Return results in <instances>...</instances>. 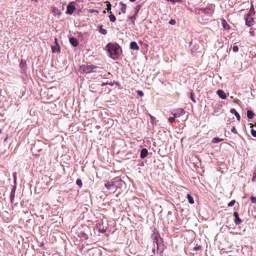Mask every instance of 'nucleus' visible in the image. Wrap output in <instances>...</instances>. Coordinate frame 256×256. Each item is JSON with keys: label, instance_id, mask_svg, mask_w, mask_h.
<instances>
[{"label": "nucleus", "instance_id": "1", "mask_svg": "<svg viewBox=\"0 0 256 256\" xmlns=\"http://www.w3.org/2000/svg\"><path fill=\"white\" fill-rule=\"evenodd\" d=\"M106 48L110 58L114 60L118 59L122 52L121 48L118 44L108 43Z\"/></svg>", "mask_w": 256, "mask_h": 256}, {"label": "nucleus", "instance_id": "2", "mask_svg": "<svg viewBox=\"0 0 256 256\" xmlns=\"http://www.w3.org/2000/svg\"><path fill=\"white\" fill-rule=\"evenodd\" d=\"M214 5L211 4L210 6L204 8H196L195 13L198 15H200L202 13H204L205 15L210 17L213 15L214 12Z\"/></svg>", "mask_w": 256, "mask_h": 256}, {"label": "nucleus", "instance_id": "3", "mask_svg": "<svg viewBox=\"0 0 256 256\" xmlns=\"http://www.w3.org/2000/svg\"><path fill=\"white\" fill-rule=\"evenodd\" d=\"M97 66L92 64H83L80 67L79 71L81 73H90L93 72Z\"/></svg>", "mask_w": 256, "mask_h": 256}, {"label": "nucleus", "instance_id": "4", "mask_svg": "<svg viewBox=\"0 0 256 256\" xmlns=\"http://www.w3.org/2000/svg\"><path fill=\"white\" fill-rule=\"evenodd\" d=\"M152 238L153 240V242L156 244L157 250H160V252H162L164 251V248H160V246L159 244V240L160 238V234L158 232L155 230H154L153 234L152 235Z\"/></svg>", "mask_w": 256, "mask_h": 256}, {"label": "nucleus", "instance_id": "5", "mask_svg": "<svg viewBox=\"0 0 256 256\" xmlns=\"http://www.w3.org/2000/svg\"><path fill=\"white\" fill-rule=\"evenodd\" d=\"M244 20L246 21V24L248 26H251L254 24V20L252 15L250 14H248L244 16Z\"/></svg>", "mask_w": 256, "mask_h": 256}, {"label": "nucleus", "instance_id": "6", "mask_svg": "<svg viewBox=\"0 0 256 256\" xmlns=\"http://www.w3.org/2000/svg\"><path fill=\"white\" fill-rule=\"evenodd\" d=\"M172 114L174 118H178L183 116L185 114V112L182 108H178L174 110Z\"/></svg>", "mask_w": 256, "mask_h": 256}, {"label": "nucleus", "instance_id": "7", "mask_svg": "<svg viewBox=\"0 0 256 256\" xmlns=\"http://www.w3.org/2000/svg\"><path fill=\"white\" fill-rule=\"evenodd\" d=\"M72 2L70 3L68 6H67V10H66V13L68 14H72L76 8L75 6L72 5Z\"/></svg>", "mask_w": 256, "mask_h": 256}, {"label": "nucleus", "instance_id": "8", "mask_svg": "<svg viewBox=\"0 0 256 256\" xmlns=\"http://www.w3.org/2000/svg\"><path fill=\"white\" fill-rule=\"evenodd\" d=\"M217 94L218 96L222 99L224 100L226 98V94L224 92V91L219 90H217Z\"/></svg>", "mask_w": 256, "mask_h": 256}, {"label": "nucleus", "instance_id": "9", "mask_svg": "<svg viewBox=\"0 0 256 256\" xmlns=\"http://www.w3.org/2000/svg\"><path fill=\"white\" fill-rule=\"evenodd\" d=\"M234 216L235 218L234 222L236 224H240L242 222V220L239 217L238 214V212H234Z\"/></svg>", "mask_w": 256, "mask_h": 256}, {"label": "nucleus", "instance_id": "10", "mask_svg": "<svg viewBox=\"0 0 256 256\" xmlns=\"http://www.w3.org/2000/svg\"><path fill=\"white\" fill-rule=\"evenodd\" d=\"M70 44L74 46H77L79 44V42L78 40L74 38H70Z\"/></svg>", "mask_w": 256, "mask_h": 256}, {"label": "nucleus", "instance_id": "11", "mask_svg": "<svg viewBox=\"0 0 256 256\" xmlns=\"http://www.w3.org/2000/svg\"><path fill=\"white\" fill-rule=\"evenodd\" d=\"M114 182L108 181L105 183L104 186L108 190H111L112 188L114 186Z\"/></svg>", "mask_w": 256, "mask_h": 256}, {"label": "nucleus", "instance_id": "12", "mask_svg": "<svg viewBox=\"0 0 256 256\" xmlns=\"http://www.w3.org/2000/svg\"><path fill=\"white\" fill-rule=\"evenodd\" d=\"M130 48L134 50H138L139 46L138 45L137 43L135 42H132L130 44Z\"/></svg>", "mask_w": 256, "mask_h": 256}, {"label": "nucleus", "instance_id": "13", "mask_svg": "<svg viewBox=\"0 0 256 256\" xmlns=\"http://www.w3.org/2000/svg\"><path fill=\"white\" fill-rule=\"evenodd\" d=\"M230 112L232 113V114H234L236 118V119L238 121H240V114L236 112V110L234 109V108H232L230 110Z\"/></svg>", "mask_w": 256, "mask_h": 256}, {"label": "nucleus", "instance_id": "14", "mask_svg": "<svg viewBox=\"0 0 256 256\" xmlns=\"http://www.w3.org/2000/svg\"><path fill=\"white\" fill-rule=\"evenodd\" d=\"M148 154V151L146 148H142L140 152V158H145Z\"/></svg>", "mask_w": 256, "mask_h": 256}, {"label": "nucleus", "instance_id": "15", "mask_svg": "<svg viewBox=\"0 0 256 256\" xmlns=\"http://www.w3.org/2000/svg\"><path fill=\"white\" fill-rule=\"evenodd\" d=\"M222 23L223 28L226 30H229L230 28V26L229 24L226 22V20L224 19H222Z\"/></svg>", "mask_w": 256, "mask_h": 256}, {"label": "nucleus", "instance_id": "16", "mask_svg": "<svg viewBox=\"0 0 256 256\" xmlns=\"http://www.w3.org/2000/svg\"><path fill=\"white\" fill-rule=\"evenodd\" d=\"M246 114L247 117L250 119L253 118L254 116V112L250 110H248L247 111Z\"/></svg>", "mask_w": 256, "mask_h": 256}, {"label": "nucleus", "instance_id": "17", "mask_svg": "<svg viewBox=\"0 0 256 256\" xmlns=\"http://www.w3.org/2000/svg\"><path fill=\"white\" fill-rule=\"evenodd\" d=\"M14 194H15V188H13L10 192V200L11 202H14Z\"/></svg>", "mask_w": 256, "mask_h": 256}, {"label": "nucleus", "instance_id": "18", "mask_svg": "<svg viewBox=\"0 0 256 256\" xmlns=\"http://www.w3.org/2000/svg\"><path fill=\"white\" fill-rule=\"evenodd\" d=\"M120 4L122 6L121 7V11L123 14H124L126 12V4L123 3L122 2H120Z\"/></svg>", "mask_w": 256, "mask_h": 256}, {"label": "nucleus", "instance_id": "19", "mask_svg": "<svg viewBox=\"0 0 256 256\" xmlns=\"http://www.w3.org/2000/svg\"><path fill=\"white\" fill-rule=\"evenodd\" d=\"M110 14L109 16L110 20L112 22H115L116 20V16L113 14L112 12H110Z\"/></svg>", "mask_w": 256, "mask_h": 256}, {"label": "nucleus", "instance_id": "20", "mask_svg": "<svg viewBox=\"0 0 256 256\" xmlns=\"http://www.w3.org/2000/svg\"><path fill=\"white\" fill-rule=\"evenodd\" d=\"M99 28V32H100L101 34H104V35H106V34H107V31L105 29H104L102 28V26H100L98 27Z\"/></svg>", "mask_w": 256, "mask_h": 256}, {"label": "nucleus", "instance_id": "21", "mask_svg": "<svg viewBox=\"0 0 256 256\" xmlns=\"http://www.w3.org/2000/svg\"><path fill=\"white\" fill-rule=\"evenodd\" d=\"M187 198L190 204H193L194 203L193 198L189 194H187Z\"/></svg>", "mask_w": 256, "mask_h": 256}, {"label": "nucleus", "instance_id": "22", "mask_svg": "<svg viewBox=\"0 0 256 256\" xmlns=\"http://www.w3.org/2000/svg\"><path fill=\"white\" fill-rule=\"evenodd\" d=\"M105 3L106 4V6H107V8H106V10H107L108 12L110 13V12H111V6H112L111 4L108 1L106 2Z\"/></svg>", "mask_w": 256, "mask_h": 256}, {"label": "nucleus", "instance_id": "23", "mask_svg": "<svg viewBox=\"0 0 256 256\" xmlns=\"http://www.w3.org/2000/svg\"><path fill=\"white\" fill-rule=\"evenodd\" d=\"M223 140L222 139H220L218 138H213L212 142L214 143H218Z\"/></svg>", "mask_w": 256, "mask_h": 256}, {"label": "nucleus", "instance_id": "24", "mask_svg": "<svg viewBox=\"0 0 256 256\" xmlns=\"http://www.w3.org/2000/svg\"><path fill=\"white\" fill-rule=\"evenodd\" d=\"M250 14V15L254 16L255 14L254 9V6L252 5L249 11V13Z\"/></svg>", "mask_w": 256, "mask_h": 256}, {"label": "nucleus", "instance_id": "25", "mask_svg": "<svg viewBox=\"0 0 256 256\" xmlns=\"http://www.w3.org/2000/svg\"><path fill=\"white\" fill-rule=\"evenodd\" d=\"M76 183L77 184V185L80 187V188H81L82 186V180L80 178H78L76 181Z\"/></svg>", "mask_w": 256, "mask_h": 256}, {"label": "nucleus", "instance_id": "26", "mask_svg": "<svg viewBox=\"0 0 256 256\" xmlns=\"http://www.w3.org/2000/svg\"><path fill=\"white\" fill-rule=\"evenodd\" d=\"M232 50L234 52H238V50H239L238 46H236V45H234L232 46Z\"/></svg>", "mask_w": 256, "mask_h": 256}, {"label": "nucleus", "instance_id": "27", "mask_svg": "<svg viewBox=\"0 0 256 256\" xmlns=\"http://www.w3.org/2000/svg\"><path fill=\"white\" fill-rule=\"evenodd\" d=\"M252 182L256 181V170L252 174Z\"/></svg>", "mask_w": 256, "mask_h": 256}, {"label": "nucleus", "instance_id": "28", "mask_svg": "<svg viewBox=\"0 0 256 256\" xmlns=\"http://www.w3.org/2000/svg\"><path fill=\"white\" fill-rule=\"evenodd\" d=\"M235 202H236V200H232L230 202H228V206H233Z\"/></svg>", "mask_w": 256, "mask_h": 256}, {"label": "nucleus", "instance_id": "29", "mask_svg": "<svg viewBox=\"0 0 256 256\" xmlns=\"http://www.w3.org/2000/svg\"><path fill=\"white\" fill-rule=\"evenodd\" d=\"M167 2H170L173 4L176 2H181L182 0H166Z\"/></svg>", "mask_w": 256, "mask_h": 256}, {"label": "nucleus", "instance_id": "30", "mask_svg": "<svg viewBox=\"0 0 256 256\" xmlns=\"http://www.w3.org/2000/svg\"><path fill=\"white\" fill-rule=\"evenodd\" d=\"M250 200H251L252 202L254 204H256V197L252 196L250 197Z\"/></svg>", "mask_w": 256, "mask_h": 256}, {"label": "nucleus", "instance_id": "31", "mask_svg": "<svg viewBox=\"0 0 256 256\" xmlns=\"http://www.w3.org/2000/svg\"><path fill=\"white\" fill-rule=\"evenodd\" d=\"M250 132H251L252 135L254 137L256 138V130H254V129H252Z\"/></svg>", "mask_w": 256, "mask_h": 256}, {"label": "nucleus", "instance_id": "32", "mask_svg": "<svg viewBox=\"0 0 256 256\" xmlns=\"http://www.w3.org/2000/svg\"><path fill=\"white\" fill-rule=\"evenodd\" d=\"M89 12L91 13V14L94 13V12L98 14L99 12H98V10L90 9V10H89Z\"/></svg>", "mask_w": 256, "mask_h": 256}, {"label": "nucleus", "instance_id": "33", "mask_svg": "<svg viewBox=\"0 0 256 256\" xmlns=\"http://www.w3.org/2000/svg\"><path fill=\"white\" fill-rule=\"evenodd\" d=\"M137 94L140 96H143L144 95V92L142 90H138L137 91Z\"/></svg>", "mask_w": 256, "mask_h": 256}, {"label": "nucleus", "instance_id": "34", "mask_svg": "<svg viewBox=\"0 0 256 256\" xmlns=\"http://www.w3.org/2000/svg\"><path fill=\"white\" fill-rule=\"evenodd\" d=\"M175 118H174V117H170V118H168V122H171V123L174 122V120H175Z\"/></svg>", "mask_w": 256, "mask_h": 256}, {"label": "nucleus", "instance_id": "35", "mask_svg": "<svg viewBox=\"0 0 256 256\" xmlns=\"http://www.w3.org/2000/svg\"><path fill=\"white\" fill-rule=\"evenodd\" d=\"M176 23V20L174 19H171L169 22V24L172 25H174Z\"/></svg>", "mask_w": 256, "mask_h": 256}, {"label": "nucleus", "instance_id": "36", "mask_svg": "<svg viewBox=\"0 0 256 256\" xmlns=\"http://www.w3.org/2000/svg\"><path fill=\"white\" fill-rule=\"evenodd\" d=\"M201 246H195L194 248V250H195V251H196V250H200L201 249Z\"/></svg>", "mask_w": 256, "mask_h": 256}, {"label": "nucleus", "instance_id": "37", "mask_svg": "<svg viewBox=\"0 0 256 256\" xmlns=\"http://www.w3.org/2000/svg\"><path fill=\"white\" fill-rule=\"evenodd\" d=\"M54 42H55V43L56 44V46L58 48V50H60V46L58 45V40H57L56 38H54Z\"/></svg>", "mask_w": 256, "mask_h": 256}, {"label": "nucleus", "instance_id": "38", "mask_svg": "<svg viewBox=\"0 0 256 256\" xmlns=\"http://www.w3.org/2000/svg\"><path fill=\"white\" fill-rule=\"evenodd\" d=\"M231 132L234 134H238L237 130L234 126H233L231 130Z\"/></svg>", "mask_w": 256, "mask_h": 256}, {"label": "nucleus", "instance_id": "39", "mask_svg": "<svg viewBox=\"0 0 256 256\" xmlns=\"http://www.w3.org/2000/svg\"><path fill=\"white\" fill-rule=\"evenodd\" d=\"M250 35L252 36H255V32L254 30H250Z\"/></svg>", "mask_w": 256, "mask_h": 256}, {"label": "nucleus", "instance_id": "40", "mask_svg": "<svg viewBox=\"0 0 256 256\" xmlns=\"http://www.w3.org/2000/svg\"><path fill=\"white\" fill-rule=\"evenodd\" d=\"M58 48H58L56 46V47L54 46H52V52H55L56 51V49Z\"/></svg>", "mask_w": 256, "mask_h": 256}, {"label": "nucleus", "instance_id": "41", "mask_svg": "<svg viewBox=\"0 0 256 256\" xmlns=\"http://www.w3.org/2000/svg\"><path fill=\"white\" fill-rule=\"evenodd\" d=\"M191 94V100L194 102H196V100L194 98V97L193 96V95L192 94V93L190 94Z\"/></svg>", "mask_w": 256, "mask_h": 256}, {"label": "nucleus", "instance_id": "42", "mask_svg": "<svg viewBox=\"0 0 256 256\" xmlns=\"http://www.w3.org/2000/svg\"><path fill=\"white\" fill-rule=\"evenodd\" d=\"M250 127L251 128H252L254 126V125H253V124H250Z\"/></svg>", "mask_w": 256, "mask_h": 256}, {"label": "nucleus", "instance_id": "43", "mask_svg": "<svg viewBox=\"0 0 256 256\" xmlns=\"http://www.w3.org/2000/svg\"><path fill=\"white\" fill-rule=\"evenodd\" d=\"M136 0H130V2H135Z\"/></svg>", "mask_w": 256, "mask_h": 256}, {"label": "nucleus", "instance_id": "44", "mask_svg": "<svg viewBox=\"0 0 256 256\" xmlns=\"http://www.w3.org/2000/svg\"><path fill=\"white\" fill-rule=\"evenodd\" d=\"M106 13V10H104L103 11V14H105Z\"/></svg>", "mask_w": 256, "mask_h": 256}, {"label": "nucleus", "instance_id": "45", "mask_svg": "<svg viewBox=\"0 0 256 256\" xmlns=\"http://www.w3.org/2000/svg\"><path fill=\"white\" fill-rule=\"evenodd\" d=\"M2 130L0 129V134H2Z\"/></svg>", "mask_w": 256, "mask_h": 256}, {"label": "nucleus", "instance_id": "46", "mask_svg": "<svg viewBox=\"0 0 256 256\" xmlns=\"http://www.w3.org/2000/svg\"><path fill=\"white\" fill-rule=\"evenodd\" d=\"M151 118H152V120H154V118H153V116H151Z\"/></svg>", "mask_w": 256, "mask_h": 256}, {"label": "nucleus", "instance_id": "47", "mask_svg": "<svg viewBox=\"0 0 256 256\" xmlns=\"http://www.w3.org/2000/svg\"><path fill=\"white\" fill-rule=\"evenodd\" d=\"M14 180H16V176H14Z\"/></svg>", "mask_w": 256, "mask_h": 256}]
</instances>
